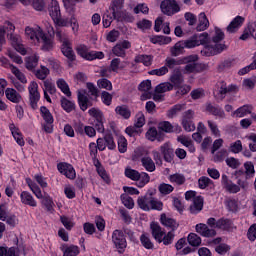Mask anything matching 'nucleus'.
I'll return each instance as SVG.
<instances>
[{
    "instance_id": "1",
    "label": "nucleus",
    "mask_w": 256,
    "mask_h": 256,
    "mask_svg": "<svg viewBox=\"0 0 256 256\" xmlns=\"http://www.w3.org/2000/svg\"><path fill=\"white\" fill-rule=\"evenodd\" d=\"M25 34L26 37H28V39L35 45H39V43H41L42 51H51V49H53V36H47V34L43 32V28H41V26L26 27Z\"/></svg>"
},
{
    "instance_id": "2",
    "label": "nucleus",
    "mask_w": 256,
    "mask_h": 256,
    "mask_svg": "<svg viewBox=\"0 0 256 256\" xmlns=\"http://www.w3.org/2000/svg\"><path fill=\"white\" fill-rule=\"evenodd\" d=\"M225 39V33L219 28H215V35L210 41L211 44H207L203 50H201V54L205 57H211L213 55H219V53H223L226 47L225 44H221V41Z\"/></svg>"
},
{
    "instance_id": "3",
    "label": "nucleus",
    "mask_w": 256,
    "mask_h": 256,
    "mask_svg": "<svg viewBox=\"0 0 256 256\" xmlns=\"http://www.w3.org/2000/svg\"><path fill=\"white\" fill-rule=\"evenodd\" d=\"M76 51L82 59H86V61H95V59H103L105 54L99 51H90L89 47L85 44H80L76 47Z\"/></svg>"
},
{
    "instance_id": "4",
    "label": "nucleus",
    "mask_w": 256,
    "mask_h": 256,
    "mask_svg": "<svg viewBox=\"0 0 256 256\" xmlns=\"http://www.w3.org/2000/svg\"><path fill=\"white\" fill-rule=\"evenodd\" d=\"M112 243L118 250V253H125V249H127V238H125L123 231L116 229L112 232Z\"/></svg>"
},
{
    "instance_id": "5",
    "label": "nucleus",
    "mask_w": 256,
    "mask_h": 256,
    "mask_svg": "<svg viewBox=\"0 0 256 256\" xmlns=\"http://www.w3.org/2000/svg\"><path fill=\"white\" fill-rule=\"evenodd\" d=\"M28 92H29V101H30V107L33 109H37L38 103L41 99V94L39 93V84L37 82L32 81L30 82L28 86Z\"/></svg>"
},
{
    "instance_id": "6",
    "label": "nucleus",
    "mask_w": 256,
    "mask_h": 256,
    "mask_svg": "<svg viewBox=\"0 0 256 256\" xmlns=\"http://www.w3.org/2000/svg\"><path fill=\"white\" fill-rule=\"evenodd\" d=\"M217 93L215 94V97L217 101H223L225 99V96L227 93H235L237 92V85L231 84L227 86V83L221 81L217 83Z\"/></svg>"
},
{
    "instance_id": "7",
    "label": "nucleus",
    "mask_w": 256,
    "mask_h": 256,
    "mask_svg": "<svg viewBox=\"0 0 256 256\" xmlns=\"http://www.w3.org/2000/svg\"><path fill=\"white\" fill-rule=\"evenodd\" d=\"M160 9L164 15H175V13H179L181 11V8L179 7V4H177V1L175 0H164L160 4Z\"/></svg>"
},
{
    "instance_id": "8",
    "label": "nucleus",
    "mask_w": 256,
    "mask_h": 256,
    "mask_svg": "<svg viewBox=\"0 0 256 256\" xmlns=\"http://www.w3.org/2000/svg\"><path fill=\"white\" fill-rule=\"evenodd\" d=\"M194 117L195 112L193 110H187L182 114L181 125L188 133L195 130V123H193Z\"/></svg>"
},
{
    "instance_id": "9",
    "label": "nucleus",
    "mask_w": 256,
    "mask_h": 256,
    "mask_svg": "<svg viewBox=\"0 0 256 256\" xmlns=\"http://www.w3.org/2000/svg\"><path fill=\"white\" fill-rule=\"evenodd\" d=\"M57 169L59 173H61L62 175H65L67 179H75V177H77L75 168L73 167V165L69 163L61 162L57 165Z\"/></svg>"
},
{
    "instance_id": "10",
    "label": "nucleus",
    "mask_w": 256,
    "mask_h": 256,
    "mask_svg": "<svg viewBox=\"0 0 256 256\" xmlns=\"http://www.w3.org/2000/svg\"><path fill=\"white\" fill-rule=\"evenodd\" d=\"M199 61V56L190 55L183 59V63H187L184 67V73L190 75V73H196V63Z\"/></svg>"
},
{
    "instance_id": "11",
    "label": "nucleus",
    "mask_w": 256,
    "mask_h": 256,
    "mask_svg": "<svg viewBox=\"0 0 256 256\" xmlns=\"http://www.w3.org/2000/svg\"><path fill=\"white\" fill-rule=\"evenodd\" d=\"M7 37L10 40L12 47H14L18 53L27 55V50L25 49V46L21 44V37L19 35H14L13 32H10V34H7Z\"/></svg>"
},
{
    "instance_id": "12",
    "label": "nucleus",
    "mask_w": 256,
    "mask_h": 256,
    "mask_svg": "<svg viewBox=\"0 0 256 256\" xmlns=\"http://www.w3.org/2000/svg\"><path fill=\"white\" fill-rule=\"evenodd\" d=\"M195 229H196V233L201 235V237H206L208 239L211 237H215V235H217V231H215V229L209 228V226L204 223L197 224L195 226Z\"/></svg>"
},
{
    "instance_id": "13",
    "label": "nucleus",
    "mask_w": 256,
    "mask_h": 256,
    "mask_svg": "<svg viewBox=\"0 0 256 256\" xmlns=\"http://www.w3.org/2000/svg\"><path fill=\"white\" fill-rule=\"evenodd\" d=\"M78 103L81 111H87L89 107L93 106V102H91V99H89L85 91H78Z\"/></svg>"
},
{
    "instance_id": "14",
    "label": "nucleus",
    "mask_w": 256,
    "mask_h": 256,
    "mask_svg": "<svg viewBox=\"0 0 256 256\" xmlns=\"http://www.w3.org/2000/svg\"><path fill=\"white\" fill-rule=\"evenodd\" d=\"M15 33V25L10 21H5L3 25H0V43H7L5 35Z\"/></svg>"
},
{
    "instance_id": "15",
    "label": "nucleus",
    "mask_w": 256,
    "mask_h": 256,
    "mask_svg": "<svg viewBox=\"0 0 256 256\" xmlns=\"http://www.w3.org/2000/svg\"><path fill=\"white\" fill-rule=\"evenodd\" d=\"M139 91H142L141 95V101H147V99L153 98V93H151V80H145L143 81L139 87Z\"/></svg>"
},
{
    "instance_id": "16",
    "label": "nucleus",
    "mask_w": 256,
    "mask_h": 256,
    "mask_svg": "<svg viewBox=\"0 0 256 256\" xmlns=\"http://www.w3.org/2000/svg\"><path fill=\"white\" fill-rule=\"evenodd\" d=\"M160 152L161 155H163L164 161H166V163H171L173 161L175 154L169 142H166L160 146Z\"/></svg>"
},
{
    "instance_id": "17",
    "label": "nucleus",
    "mask_w": 256,
    "mask_h": 256,
    "mask_svg": "<svg viewBox=\"0 0 256 256\" xmlns=\"http://www.w3.org/2000/svg\"><path fill=\"white\" fill-rule=\"evenodd\" d=\"M243 23H245V17L243 16H236L228 25L227 32L228 33H237L239 29L243 26Z\"/></svg>"
},
{
    "instance_id": "18",
    "label": "nucleus",
    "mask_w": 256,
    "mask_h": 256,
    "mask_svg": "<svg viewBox=\"0 0 256 256\" xmlns=\"http://www.w3.org/2000/svg\"><path fill=\"white\" fill-rule=\"evenodd\" d=\"M160 223L167 227V229H171V231H177L179 228V223L175 221V219L168 217L166 214H162L160 217Z\"/></svg>"
},
{
    "instance_id": "19",
    "label": "nucleus",
    "mask_w": 256,
    "mask_h": 256,
    "mask_svg": "<svg viewBox=\"0 0 256 256\" xmlns=\"http://www.w3.org/2000/svg\"><path fill=\"white\" fill-rule=\"evenodd\" d=\"M61 51L64 57H67L68 61H75V52H73V47L69 40H64L62 43Z\"/></svg>"
},
{
    "instance_id": "20",
    "label": "nucleus",
    "mask_w": 256,
    "mask_h": 256,
    "mask_svg": "<svg viewBox=\"0 0 256 256\" xmlns=\"http://www.w3.org/2000/svg\"><path fill=\"white\" fill-rule=\"evenodd\" d=\"M131 48V42L125 40L123 42H120L116 44L113 48V53L116 55V57H125V49Z\"/></svg>"
},
{
    "instance_id": "21",
    "label": "nucleus",
    "mask_w": 256,
    "mask_h": 256,
    "mask_svg": "<svg viewBox=\"0 0 256 256\" xmlns=\"http://www.w3.org/2000/svg\"><path fill=\"white\" fill-rule=\"evenodd\" d=\"M9 129L12 133V137H14V140L16 141L17 145L20 147L25 146V139H23V134L21 133V130L15 126V124H10Z\"/></svg>"
},
{
    "instance_id": "22",
    "label": "nucleus",
    "mask_w": 256,
    "mask_h": 256,
    "mask_svg": "<svg viewBox=\"0 0 256 256\" xmlns=\"http://www.w3.org/2000/svg\"><path fill=\"white\" fill-rule=\"evenodd\" d=\"M48 12L53 21L54 19H59V17H61V7L59 6V2L57 0H52L50 2Z\"/></svg>"
},
{
    "instance_id": "23",
    "label": "nucleus",
    "mask_w": 256,
    "mask_h": 256,
    "mask_svg": "<svg viewBox=\"0 0 256 256\" xmlns=\"http://www.w3.org/2000/svg\"><path fill=\"white\" fill-rule=\"evenodd\" d=\"M150 229L152 237L155 239L157 243H159L160 239L165 235V230H163L161 226L155 222H152L150 224Z\"/></svg>"
},
{
    "instance_id": "24",
    "label": "nucleus",
    "mask_w": 256,
    "mask_h": 256,
    "mask_svg": "<svg viewBox=\"0 0 256 256\" xmlns=\"http://www.w3.org/2000/svg\"><path fill=\"white\" fill-rule=\"evenodd\" d=\"M5 96L8 101H11V103H21V101H23L21 94H19V92L13 88H7L5 90Z\"/></svg>"
},
{
    "instance_id": "25",
    "label": "nucleus",
    "mask_w": 256,
    "mask_h": 256,
    "mask_svg": "<svg viewBox=\"0 0 256 256\" xmlns=\"http://www.w3.org/2000/svg\"><path fill=\"white\" fill-rule=\"evenodd\" d=\"M153 201V196H140L138 197L137 204L142 211H151V203Z\"/></svg>"
},
{
    "instance_id": "26",
    "label": "nucleus",
    "mask_w": 256,
    "mask_h": 256,
    "mask_svg": "<svg viewBox=\"0 0 256 256\" xmlns=\"http://www.w3.org/2000/svg\"><path fill=\"white\" fill-rule=\"evenodd\" d=\"M252 111H253V105L246 104L236 109L233 112V117H238V118L246 117V115H251Z\"/></svg>"
},
{
    "instance_id": "27",
    "label": "nucleus",
    "mask_w": 256,
    "mask_h": 256,
    "mask_svg": "<svg viewBox=\"0 0 256 256\" xmlns=\"http://www.w3.org/2000/svg\"><path fill=\"white\" fill-rule=\"evenodd\" d=\"M20 199H21V203H23V205H29V207L37 206V201H35V198H33V195H31V193H29L27 191H23L20 194Z\"/></svg>"
},
{
    "instance_id": "28",
    "label": "nucleus",
    "mask_w": 256,
    "mask_h": 256,
    "mask_svg": "<svg viewBox=\"0 0 256 256\" xmlns=\"http://www.w3.org/2000/svg\"><path fill=\"white\" fill-rule=\"evenodd\" d=\"M26 183L32 193L37 197V199H43V192L41 191V187L37 185L31 178H26Z\"/></svg>"
},
{
    "instance_id": "29",
    "label": "nucleus",
    "mask_w": 256,
    "mask_h": 256,
    "mask_svg": "<svg viewBox=\"0 0 256 256\" xmlns=\"http://www.w3.org/2000/svg\"><path fill=\"white\" fill-rule=\"evenodd\" d=\"M203 210V197L197 196L193 198V203L190 206V211L194 215H197V213L201 212Z\"/></svg>"
},
{
    "instance_id": "30",
    "label": "nucleus",
    "mask_w": 256,
    "mask_h": 256,
    "mask_svg": "<svg viewBox=\"0 0 256 256\" xmlns=\"http://www.w3.org/2000/svg\"><path fill=\"white\" fill-rule=\"evenodd\" d=\"M63 256H77L79 255V246H75V245H70L67 246L66 244H63L60 247Z\"/></svg>"
},
{
    "instance_id": "31",
    "label": "nucleus",
    "mask_w": 256,
    "mask_h": 256,
    "mask_svg": "<svg viewBox=\"0 0 256 256\" xmlns=\"http://www.w3.org/2000/svg\"><path fill=\"white\" fill-rule=\"evenodd\" d=\"M197 31H205L209 29V19H207V15L205 12H202L198 16V25L196 27Z\"/></svg>"
},
{
    "instance_id": "32",
    "label": "nucleus",
    "mask_w": 256,
    "mask_h": 256,
    "mask_svg": "<svg viewBox=\"0 0 256 256\" xmlns=\"http://www.w3.org/2000/svg\"><path fill=\"white\" fill-rule=\"evenodd\" d=\"M206 110L208 113H211V115H214L215 117H220V119H225V111L219 106H213V104H207Z\"/></svg>"
},
{
    "instance_id": "33",
    "label": "nucleus",
    "mask_w": 256,
    "mask_h": 256,
    "mask_svg": "<svg viewBox=\"0 0 256 256\" xmlns=\"http://www.w3.org/2000/svg\"><path fill=\"white\" fill-rule=\"evenodd\" d=\"M146 139H148V141H159L160 143L161 141H163V137L155 127H151L148 129V131L146 132Z\"/></svg>"
},
{
    "instance_id": "34",
    "label": "nucleus",
    "mask_w": 256,
    "mask_h": 256,
    "mask_svg": "<svg viewBox=\"0 0 256 256\" xmlns=\"http://www.w3.org/2000/svg\"><path fill=\"white\" fill-rule=\"evenodd\" d=\"M142 167L146 169L149 173H153L155 171V162L150 156H144L141 158Z\"/></svg>"
},
{
    "instance_id": "35",
    "label": "nucleus",
    "mask_w": 256,
    "mask_h": 256,
    "mask_svg": "<svg viewBox=\"0 0 256 256\" xmlns=\"http://www.w3.org/2000/svg\"><path fill=\"white\" fill-rule=\"evenodd\" d=\"M56 85L58 89H60V91H62V93L66 95V97H71V89L69 88V84H67V81H65V79H58L56 81Z\"/></svg>"
},
{
    "instance_id": "36",
    "label": "nucleus",
    "mask_w": 256,
    "mask_h": 256,
    "mask_svg": "<svg viewBox=\"0 0 256 256\" xmlns=\"http://www.w3.org/2000/svg\"><path fill=\"white\" fill-rule=\"evenodd\" d=\"M178 141L179 143L184 145V147H187L190 153H195V145H193V141L191 140V138L187 136H179Z\"/></svg>"
},
{
    "instance_id": "37",
    "label": "nucleus",
    "mask_w": 256,
    "mask_h": 256,
    "mask_svg": "<svg viewBox=\"0 0 256 256\" xmlns=\"http://www.w3.org/2000/svg\"><path fill=\"white\" fill-rule=\"evenodd\" d=\"M140 242H141V245L144 247V249H154L155 248V244H153V242L151 241V237L147 233H143L140 236Z\"/></svg>"
},
{
    "instance_id": "38",
    "label": "nucleus",
    "mask_w": 256,
    "mask_h": 256,
    "mask_svg": "<svg viewBox=\"0 0 256 256\" xmlns=\"http://www.w3.org/2000/svg\"><path fill=\"white\" fill-rule=\"evenodd\" d=\"M37 65H39V56L34 54L26 58V69L28 71H33Z\"/></svg>"
},
{
    "instance_id": "39",
    "label": "nucleus",
    "mask_w": 256,
    "mask_h": 256,
    "mask_svg": "<svg viewBox=\"0 0 256 256\" xmlns=\"http://www.w3.org/2000/svg\"><path fill=\"white\" fill-rule=\"evenodd\" d=\"M183 110H185V104H176L167 111V117L173 119V117H177V114Z\"/></svg>"
},
{
    "instance_id": "40",
    "label": "nucleus",
    "mask_w": 256,
    "mask_h": 256,
    "mask_svg": "<svg viewBox=\"0 0 256 256\" xmlns=\"http://www.w3.org/2000/svg\"><path fill=\"white\" fill-rule=\"evenodd\" d=\"M135 63H143L145 67H150L153 64V56L151 55H138L135 57Z\"/></svg>"
},
{
    "instance_id": "41",
    "label": "nucleus",
    "mask_w": 256,
    "mask_h": 256,
    "mask_svg": "<svg viewBox=\"0 0 256 256\" xmlns=\"http://www.w3.org/2000/svg\"><path fill=\"white\" fill-rule=\"evenodd\" d=\"M10 71L21 83H23V85H26L27 77H25V74H23L19 68L15 67L14 65H10Z\"/></svg>"
},
{
    "instance_id": "42",
    "label": "nucleus",
    "mask_w": 256,
    "mask_h": 256,
    "mask_svg": "<svg viewBox=\"0 0 256 256\" xmlns=\"http://www.w3.org/2000/svg\"><path fill=\"white\" fill-rule=\"evenodd\" d=\"M185 79L183 78V74L177 72L170 76V82L173 85V87H179L180 85H183V82Z\"/></svg>"
},
{
    "instance_id": "43",
    "label": "nucleus",
    "mask_w": 256,
    "mask_h": 256,
    "mask_svg": "<svg viewBox=\"0 0 256 256\" xmlns=\"http://www.w3.org/2000/svg\"><path fill=\"white\" fill-rule=\"evenodd\" d=\"M61 107L62 109H64V111H66V113H71V111H74L75 109V102L62 97L61 98Z\"/></svg>"
},
{
    "instance_id": "44",
    "label": "nucleus",
    "mask_w": 256,
    "mask_h": 256,
    "mask_svg": "<svg viewBox=\"0 0 256 256\" xmlns=\"http://www.w3.org/2000/svg\"><path fill=\"white\" fill-rule=\"evenodd\" d=\"M136 181H137L136 182L137 187H140V189H141V188L145 187V185H147V183H149V181H151V177L146 172H142L139 174V177Z\"/></svg>"
},
{
    "instance_id": "45",
    "label": "nucleus",
    "mask_w": 256,
    "mask_h": 256,
    "mask_svg": "<svg viewBox=\"0 0 256 256\" xmlns=\"http://www.w3.org/2000/svg\"><path fill=\"white\" fill-rule=\"evenodd\" d=\"M40 113L45 123H47L48 125H51L53 123V115L51 114V111H49L47 107L42 106L40 108Z\"/></svg>"
},
{
    "instance_id": "46",
    "label": "nucleus",
    "mask_w": 256,
    "mask_h": 256,
    "mask_svg": "<svg viewBox=\"0 0 256 256\" xmlns=\"http://www.w3.org/2000/svg\"><path fill=\"white\" fill-rule=\"evenodd\" d=\"M208 129H210L211 135L214 137H221V130H219V126L217 125V122L213 120L207 121Z\"/></svg>"
},
{
    "instance_id": "47",
    "label": "nucleus",
    "mask_w": 256,
    "mask_h": 256,
    "mask_svg": "<svg viewBox=\"0 0 256 256\" xmlns=\"http://www.w3.org/2000/svg\"><path fill=\"white\" fill-rule=\"evenodd\" d=\"M217 229H222L223 231H229L233 227V223L229 219L221 218L217 220Z\"/></svg>"
},
{
    "instance_id": "48",
    "label": "nucleus",
    "mask_w": 256,
    "mask_h": 256,
    "mask_svg": "<svg viewBox=\"0 0 256 256\" xmlns=\"http://www.w3.org/2000/svg\"><path fill=\"white\" fill-rule=\"evenodd\" d=\"M168 180L170 181V183H175L176 185H183L186 181L185 175L179 173L170 175L168 177Z\"/></svg>"
},
{
    "instance_id": "49",
    "label": "nucleus",
    "mask_w": 256,
    "mask_h": 256,
    "mask_svg": "<svg viewBox=\"0 0 256 256\" xmlns=\"http://www.w3.org/2000/svg\"><path fill=\"white\" fill-rule=\"evenodd\" d=\"M183 63V61L181 60H177L173 57H167L164 61V67H166V69H175V67H177V65H181Z\"/></svg>"
},
{
    "instance_id": "50",
    "label": "nucleus",
    "mask_w": 256,
    "mask_h": 256,
    "mask_svg": "<svg viewBox=\"0 0 256 256\" xmlns=\"http://www.w3.org/2000/svg\"><path fill=\"white\" fill-rule=\"evenodd\" d=\"M167 91H173V85L170 82H163L156 86V93H167Z\"/></svg>"
},
{
    "instance_id": "51",
    "label": "nucleus",
    "mask_w": 256,
    "mask_h": 256,
    "mask_svg": "<svg viewBox=\"0 0 256 256\" xmlns=\"http://www.w3.org/2000/svg\"><path fill=\"white\" fill-rule=\"evenodd\" d=\"M115 112L117 115H120V117H123V119H129V117H131V110H129L127 106H117Z\"/></svg>"
},
{
    "instance_id": "52",
    "label": "nucleus",
    "mask_w": 256,
    "mask_h": 256,
    "mask_svg": "<svg viewBox=\"0 0 256 256\" xmlns=\"http://www.w3.org/2000/svg\"><path fill=\"white\" fill-rule=\"evenodd\" d=\"M49 73V68L41 65L40 69L36 70L35 75L37 79H40V81H45V79H47V77L49 76Z\"/></svg>"
},
{
    "instance_id": "53",
    "label": "nucleus",
    "mask_w": 256,
    "mask_h": 256,
    "mask_svg": "<svg viewBox=\"0 0 256 256\" xmlns=\"http://www.w3.org/2000/svg\"><path fill=\"white\" fill-rule=\"evenodd\" d=\"M151 43L156 45L157 43L159 45H169L171 43V37L169 36H155L151 38Z\"/></svg>"
},
{
    "instance_id": "54",
    "label": "nucleus",
    "mask_w": 256,
    "mask_h": 256,
    "mask_svg": "<svg viewBox=\"0 0 256 256\" xmlns=\"http://www.w3.org/2000/svg\"><path fill=\"white\" fill-rule=\"evenodd\" d=\"M173 241H175V233L173 231H169L167 234L160 239L158 243H163V245H172Z\"/></svg>"
},
{
    "instance_id": "55",
    "label": "nucleus",
    "mask_w": 256,
    "mask_h": 256,
    "mask_svg": "<svg viewBox=\"0 0 256 256\" xmlns=\"http://www.w3.org/2000/svg\"><path fill=\"white\" fill-rule=\"evenodd\" d=\"M187 241L192 247H199V245H201V237L195 233H190L187 237Z\"/></svg>"
},
{
    "instance_id": "56",
    "label": "nucleus",
    "mask_w": 256,
    "mask_h": 256,
    "mask_svg": "<svg viewBox=\"0 0 256 256\" xmlns=\"http://www.w3.org/2000/svg\"><path fill=\"white\" fill-rule=\"evenodd\" d=\"M139 171L132 169L131 167H127L124 171L125 177L131 179V181H137L139 179Z\"/></svg>"
},
{
    "instance_id": "57",
    "label": "nucleus",
    "mask_w": 256,
    "mask_h": 256,
    "mask_svg": "<svg viewBox=\"0 0 256 256\" xmlns=\"http://www.w3.org/2000/svg\"><path fill=\"white\" fill-rule=\"evenodd\" d=\"M184 49H186L185 41H179L171 49V54L174 57H177L178 55H181V51H183Z\"/></svg>"
},
{
    "instance_id": "58",
    "label": "nucleus",
    "mask_w": 256,
    "mask_h": 256,
    "mask_svg": "<svg viewBox=\"0 0 256 256\" xmlns=\"http://www.w3.org/2000/svg\"><path fill=\"white\" fill-rule=\"evenodd\" d=\"M99 89H106V91H113V84L111 81L105 78H101L97 81Z\"/></svg>"
},
{
    "instance_id": "59",
    "label": "nucleus",
    "mask_w": 256,
    "mask_h": 256,
    "mask_svg": "<svg viewBox=\"0 0 256 256\" xmlns=\"http://www.w3.org/2000/svg\"><path fill=\"white\" fill-rule=\"evenodd\" d=\"M210 185H213V180H211L207 176H202L198 179V187L199 189H207Z\"/></svg>"
},
{
    "instance_id": "60",
    "label": "nucleus",
    "mask_w": 256,
    "mask_h": 256,
    "mask_svg": "<svg viewBox=\"0 0 256 256\" xmlns=\"http://www.w3.org/2000/svg\"><path fill=\"white\" fill-rule=\"evenodd\" d=\"M158 127L159 129H161V131H164L165 133H173V131H175V127L169 121L160 122Z\"/></svg>"
},
{
    "instance_id": "61",
    "label": "nucleus",
    "mask_w": 256,
    "mask_h": 256,
    "mask_svg": "<svg viewBox=\"0 0 256 256\" xmlns=\"http://www.w3.org/2000/svg\"><path fill=\"white\" fill-rule=\"evenodd\" d=\"M158 189L162 195H169L170 193H173V191L175 190V188L171 184L167 183L160 184Z\"/></svg>"
},
{
    "instance_id": "62",
    "label": "nucleus",
    "mask_w": 256,
    "mask_h": 256,
    "mask_svg": "<svg viewBox=\"0 0 256 256\" xmlns=\"http://www.w3.org/2000/svg\"><path fill=\"white\" fill-rule=\"evenodd\" d=\"M34 181L40 185L41 189H47L49 184L47 183V178L43 176V174L34 175Z\"/></svg>"
},
{
    "instance_id": "63",
    "label": "nucleus",
    "mask_w": 256,
    "mask_h": 256,
    "mask_svg": "<svg viewBox=\"0 0 256 256\" xmlns=\"http://www.w3.org/2000/svg\"><path fill=\"white\" fill-rule=\"evenodd\" d=\"M121 201H122L123 205H125L127 207V209H133V207H135V202L133 201V198H131L127 194L121 195Z\"/></svg>"
},
{
    "instance_id": "64",
    "label": "nucleus",
    "mask_w": 256,
    "mask_h": 256,
    "mask_svg": "<svg viewBox=\"0 0 256 256\" xmlns=\"http://www.w3.org/2000/svg\"><path fill=\"white\" fill-rule=\"evenodd\" d=\"M118 151L119 153H126L127 152V139L125 136H118Z\"/></svg>"
}]
</instances>
